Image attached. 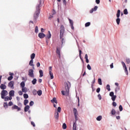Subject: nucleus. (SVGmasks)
<instances>
[{
	"label": "nucleus",
	"mask_w": 130,
	"mask_h": 130,
	"mask_svg": "<svg viewBox=\"0 0 130 130\" xmlns=\"http://www.w3.org/2000/svg\"><path fill=\"white\" fill-rule=\"evenodd\" d=\"M20 87L21 88H24L25 87V82L24 81L22 82L21 83H20Z\"/></svg>",
	"instance_id": "nucleus-26"
},
{
	"label": "nucleus",
	"mask_w": 130,
	"mask_h": 130,
	"mask_svg": "<svg viewBox=\"0 0 130 130\" xmlns=\"http://www.w3.org/2000/svg\"><path fill=\"white\" fill-rule=\"evenodd\" d=\"M96 119L98 121H101V120H102V116L100 115V116H98L96 117Z\"/></svg>",
	"instance_id": "nucleus-18"
},
{
	"label": "nucleus",
	"mask_w": 130,
	"mask_h": 130,
	"mask_svg": "<svg viewBox=\"0 0 130 130\" xmlns=\"http://www.w3.org/2000/svg\"><path fill=\"white\" fill-rule=\"evenodd\" d=\"M110 96H111V97H112L113 96H114V92H113L112 91L110 92Z\"/></svg>",
	"instance_id": "nucleus-50"
},
{
	"label": "nucleus",
	"mask_w": 130,
	"mask_h": 130,
	"mask_svg": "<svg viewBox=\"0 0 130 130\" xmlns=\"http://www.w3.org/2000/svg\"><path fill=\"white\" fill-rule=\"evenodd\" d=\"M69 21L71 25H74V22L71 19H69Z\"/></svg>",
	"instance_id": "nucleus-37"
},
{
	"label": "nucleus",
	"mask_w": 130,
	"mask_h": 130,
	"mask_svg": "<svg viewBox=\"0 0 130 130\" xmlns=\"http://www.w3.org/2000/svg\"><path fill=\"white\" fill-rule=\"evenodd\" d=\"M96 92L97 93H99V92H100V88H98L96 89Z\"/></svg>",
	"instance_id": "nucleus-62"
},
{
	"label": "nucleus",
	"mask_w": 130,
	"mask_h": 130,
	"mask_svg": "<svg viewBox=\"0 0 130 130\" xmlns=\"http://www.w3.org/2000/svg\"><path fill=\"white\" fill-rule=\"evenodd\" d=\"M29 105H30V106H33V105H34V102L31 101V102L29 103Z\"/></svg>",
	"instance_id": "nucleus-51"
},
{
	"label": "nucleus",
	"mask_w": 130,
	"mask_h": 130,
	"mask_svg": "<svg viewBox=\"0 0 130 130\" xmlns=\"http://www.w3.org/2000/svg\"><path fill=\"white\" fill-rule=\"evenodd\" d=\"M91 25V23L90 22H87L85 23V27H89V26H90Z\"/></svg>",
	"instance_id": "nucleus-39"
},
{
	"label": "nucleus",
	"mask_w": 130,
	"mask_h": 130,
	"mask_svg": "<svg viewBox=\"0 0 130 130\" xmlns=\"http://www.w3.org/2000/svg\"><path fill=\"white\" fill-rule=\"evenodd\" d=\"M4 106L5 108H8V103H4Z\"/></svg>",
	"instance_id": "nucleus-46"
},
{
	"label": "nucleus",
	"mask_w": 130,
	"mask_h": 130,
	"mask_svg": "<svg viewBox=\"0 0 130 130\" xmlns=\"http://www.w3.org/2000/svg\"><path fill=\"white\" fill-rule=\"evenodd\" d=\"M98 97L99 100H101V99H102V97L101 96V94H98Z\"/></svg>",
	"instance_id": "nucleus-55"
},
{
	"label": "nucleus",
	"mask_w": 130,
	"mask_h": 130,
	"mask_svg": "<svg viewBox=\"0 0 130 130\" xmlns=\"http://www.w3.org/2000/svg\"><path fill=\"white\" fill-rule=\"evenodd\" d=\"M2 99H5V97L8 95V91L6 90H3L1 93Z\"/></svg>",
	"instance_id": "nucleus-5"
},
{
	"label": "nucleus",
	"mask_w": 130,
	"mask_h": 130,
	"mask_svg": "<svg viewBox=\"0 0 130 130\" xmlns=\"http://www.w3.org/2000/svg\"><path fill=\"white\" fill-rule=\"evenodd\" d=\"M13 76H10L8 78V81H12L13 80Z\"/></svg>",
	"instance_id": "nucleus-47"
},
{
	"label": "nucleus",
	"mask_w": 130,
	"mask_h": 130,
	"mask_svg": "<svg viewBox=\"0 0 130 130\" xmlns=\"http://www.w3.org/2000/svg\"><path fill=\"white\" fill-rule=\"evenodd\" d=\"M22 91L23 92V93H26V92L28 91V89H27L26 87H22Z\"/></svg>",
	"instance_id": "nucleus-22"
},
{
	"label": "nucleus",
	"mask_w": 130,
	"mask_h": 130,
	"mask_svg": "<svg viewBox=\"0 0 130 130\" xmlns=\"http://www.w3.org/2000/svg\"><path fill=\"white\" fill-rule=\"evenodd\" d=\"M41 5V3H40V4L38 5V6H37V11L34 14L35 19H37L38 17L39 16V14H40V9H39V8H40Z\"/></svg>",
	"instance_id": "nucleus-2"
},
{
	"label": "nucleus",
	"mask_w": 130,
	"mask_h": 130,
	"mask_svg": "<svg viewBox=\"0 0 130 130\" xmlns=\"http://www.w3.org/2000/svg\"><path fill=\"white\" fill-rule=\"evenodd\" d=\"M106 89L108 91H110V85H109V84L107 85Z\"/></svg>",
	"instance_id": "nucleus-42"
},
{
	"label": "nucleus",
	"mask_w": 130,
	"mask_h": 130,
	"mask_svg": "<svg viewBox=\"0 0 130 130\" xmlns=\"http://www.w3.org/2000/svg\"><path fill=\"white\" fill-rule=\"evenodd\" d=\"M119 109L120 110V111H122L123 110V108H122V106L121 105H120L119 107Z\"/></svg>",
	"instance_id": "nucleus-48"
},
{
	"label": "nucleus",
	"mask_w": 130,
	"mask_h": 130,
	"mask_svg": "<svg viewBox=\"0 0 130 130\" xmlns=\"http://www.w3.org/2000/svg\"><path fill=\"white\" fill-rule=\"evenodd\" d=\"M119 90H120L119 87L117 86V87H116L115 89V93H117L118 91H119Z\"/></svg>",
	"instance_id": "nucleus-36"
},
{
	"label": "nucleus",
	"mask_w": 130,
	"mask_h": 130,
	"mask_svg": "<svg viewBox=\"0 0 130 130\" xmlns=\"http://www.w3.org/2000/svg\"><path fill=\"white\" fill-rule=\"evenodd\" d=\"M85 60H86V62H87V63H88L89 59H88V54H85Z\"/></svg>",
	"instance_id": "nucleus-23"
},
{
	"label": "nucleus",
	"mask_w": 130,
	"mask_h": 130,
	"mask_svg": "<svg viewBox=\"0 0 130 130\" xmlns=\"http://www.w3.org/2000/svg\"><path fill=\"white\" fill-rule=\"evenodd\" d=\"M98 83L99 84V85H102V80H101V78H99L98 79Z\"/></svg>",
	"instance_id": "nucleus-35"
},
{
	"label": "nucleus",
	"mask_w": 130,
	"mask_h": 130,
	"mask_svg": "<svg viewBox=\"0 0 130 130\" xmlns=\"http://www.w3.org/2000/svg\"><path fill=\"white\" fill-rule=\"evenodd\" d=\"M15 109H16L17 111H21V108L19 107L18 106L14 105L12 107V110H14Z\"/></svg>",
	"instance_id": "nucleus-9"
},
{
	"label": "nucleus",
	"mask_w": 130,
	"mask_h": 130,
	"mask_svg": "<svg viewBox=\"0 0 130 130\" xmlns=\"http://www.w3.org/2000/svg\"><path fill=\"white\" fill-rule=\"evenodd\" d=\"M62 2L63 3V5H64V6H67V1L66 0H62Z\"/></svg>",
	"instance_id": "nucleus-56"
},
{
	"label": "nucleus",
	"mask_w": 130,
	"mask_h": 130,
	"mask_svg": "<svg viewBox=\"0 0 130 130\" xmlns=\"http://www.w3.org/2000/svg\"><path fill=\"white\" fill-rule=\"evenodd\" d=\"M51 102H52V103H56V104H57V101L56 100V98H53V100H51Z\"/></svg>",
	"instance_id": "nucleus-19"
},
{
	"label": "nucleus",
	"mask_w": 130,
	"mask_h": 130,
	"mask_svg": "<svg viewBox=\"0 0 130 130\" xmlns=\"http://www.w3.org/2000/svg\"><path fill=\"white\" fill-rule=\"evenodd\" d=\"M24 105H27V104H28V103H29V101H28V100H25L24 101Z\"/></svg>",
	"instance_id": "nucleus-33"
},
{
	"label": "nucleus",
	"mask_w": 130,
	"mask_h": 130,
	"mask_svg": "<svg viewBox=\"0 0 130 130\" xmlns=\"http://www.w3.org/2000/svg\"><path fill=\"white\" fill-rule=\"evenodd\" d=\"M29 109H30V106H29L28 105H27L24 107V111L25 112H27V111H28V110H29Z\"/></svg>",
	"instance_id": "nucleus-20"
},
{
	"label": "nucleus",
	"mask_w": 130,
	"mask_h": 130,
	"mask_svg": "<svg viewBox=\"0 0 130 130\" xmlns=\"http://www.w3.org/2000/svg\"><path fill=\"white\" fill-rule=\"evenodd\" d=\"M111 113L112 114V115H115V113H116V112L115 111V110L113 109L111 112Z\"/></svg>",
	"instance_id": "nucleus-30"
},
{
	"label": "nucleus",
	"mask_w": 130,
	"mask_h": 130,
	"mask_svg": "<svg viewBox=\"0 0 130 130\" xmlns=\"http://www.w3.org/2000/svg\"><path fill=\"white\" fill-rule=\"evenodd\" d=\"M121 63L122 64L123 68L124 70L125 73L127 76L128 75V71H127V68H126V66L125 65V63H124V62L122 61Z\"/></svg>",
	"instance_id": "nucleus-8"
},
{
	"label": "nucleus",
	"mask_w": 130,
	"mask_h": 130,
	"mask_svg": "<svg viewBox=\"0 0 130 130\" xmlns=\"http://www.w3.org/2000/svg\"><path fill=\"white\" fill-rule=\"evenodd\" d=\"M121 63L122 64L123 68L124 70L125 73L127 76L128 75V71H127V68H126V66L125 65V63H124V62L122 61Z\"/></svg>",
	"instance_id": "nucleus-7"
},
{
	"label": "nucleus",
	"mask_w": 130,
	"mask_h": 130,
	"mask_svg": "<svg viewBox=\"0 0 130 130\" xmlns=\"http://www.w3.org/2000/svg\"><path fill=\"white\" fill-rule=\"evenodd\" d=\"M62 128L63 129H66L67 128V124H66L64 123H63V124H62Z\"/></svg>",
	"instance_id": "nucleus-41"
},
{
	"label": "nucleus",
	"mask_w": 130,
	"mask_h": 130,
	"mask_svg": "<svg viewBox=\"0 0 130 130\" xmlns=\"http://www.w3.org/2000/svg\"><path fill=\"white\" fill-rule=\"evenodd\" d=\"M38 36L41 39H43V38L45 37V34H44L43 32H40Z\"/></svg>",
	"instance_id": "nucleus-11"
},
{
	"label": "nucleus",
	"mask_w": 130,
	"mask_h": 130,
	"mask_svg": "<svg viewBox=\"0 0 130 130\" xmlns=\"http://www.w3.org/2000/svg\"><path fill=\"white\" fill-rule=\"evenodd\" d=\"M13 102H10L9 103H8V105L9 106H12L13 105Z\"/></svg>",
	"instance_id": "nucleus-54"
},
{
	"label": "nucleus",
	"mask_w": 130,
	"mask_h": 130,
	"mask_svg": "<svg viewBox=\"0 0 130 130\" xmlns=\"http://www.w3.org/2000/svg\"><path fill=\"white\" fill-rule=\"evenodd\" d=\"M73 130H77V125L76 124V123H73Z\"/></svg>",
	"instance_id": "nucleus-31"
},
{
	"label": "nucleus",
	"mask_w": 130,
	"mask_h": 130,
	"mask_svg": "<svg viewBox=\"0 0 130 130\" xmlns=\"http://www.w3.org/2000/svg\"><path fill=\"white\" fill-rule=\"evenodd\" d=\"M87 68L88 69V70H89V71H91V70H92V68H91V66H90V64H87Z\"/></svg>",
	"instance_id": "nucleus-45"
},
{
	"label": "nucleus",
	"mask_w": 130,
	"mask_h": 130,
	"mask_svg": "<svg viewBox=\"0 0 130 130\" xmlns=\"http://www.w3.org/2000/svg\"><path fill=\"white\" fill-rule=\"evenodd\" d=\"M37 94L39 96H41L42 95V91L41 90H39L37 91Z\"/></svg>",
	"instance_id": "nucleus-25"
},
{
	"label": "nucleus",
	"mask_w": 130,
	"mask_h": 130,
	"mask_svg": "<svg viewBox=\"0 0 130 130\" xmlns=\"http://www.w3.org/2000/svg\"><path fill=\"white\" fill-rule=\"evenodd\" d=\"M1 88L2 89V90H5L7 89V86L4 84H2Z\"/></svg>",
	"instance_id": "nucleus-17"
},
{
	"label": "nucleus",
	"mask_w": 130,
	"mask_h": 130,
	"mask_svg": "<svg viewBox=\"0 0 130 130\" xmlns=\"http://www.w3.org/2000/svg\"><path fill=\"white\" fill-rule=\"evenodd\" d=\"M9 75H10V76L13 77V76H14V73H13L12 72H9Z\"/></svg>",
	"instance_id": "nucleus-63"
},
{
	"label": "nucleus",
	"mask_w": 130,
	"mask_h": 130,
	"mask_svg": "<svg viewBox=\"0 0 130 130\" xmlns=\"http://www.w3.org/2000/svg\"><path fill=\"white\" fill-rule=\"evenodd\" d=\"M97 9H98V6H95L94 8H92L90 10L89 12L90 13V14H92V13H93V12H95Z\"/></svg>",
	"instance_id": "nucleus-13"
},
{
	"label": "nucleus",
	"mask_w": 130,
	"mask_h": 130,
	"mask_svg": "<svg viewBox=\"0 0 130 130\" xmlns=\"http://www.w3.org/2000/svg\"><path fill=\"white\" fill-rule=\"evenodd\" d=\"M56 53H57V54H58L59 57H60V52L59 51V50H58V48H57Z\"/></svg>",
	"instance_id": "nucleus-40"
},
{
	"label": "nucleus",
	"mask_w": 130,
	"mask_h": 130,
	"mask_svg": "<svg viewBox=\"0 0 130 130\" xmlns=\"http://www.w3.org/2000/svg\"><path fill=\"white\" fill-rule=\"evenodd\" d=\"M95 3L98 5H99L100 4V0H95Z\"/></svg>",
	"instance_id": "nucleus-57"
},
{
	"label": "nucleus",
	"mask_w": 130,
	"mask_h": 130,
	"mask_svg": "<svg viewBox=\"0 0 130 130\" xmlns=\"http://www.w3.org/2000/svg\"><path fill=\"white\" fill-rule=\"evenodd\" d=\"M54 117L55 119H58V117H59V115L58 114V112H56L55 113Z\"/></svg>",
	"instance_id": "nucleus-21"
},
{
	"label": "nucleus",
	"mask_w": 130,
	"mask_h": 130,
	"mask_svg": "<svg viewBox=\"0 0 130 130\" xmlns=\"http://www.w3.org/2000/svg\"><path fill=\"white\" fill-rule=\"evenodd\" d=\"M64 32V26L61 25L60 26V38L61 39H62V43L63 41V39H62V37H63Z\"/></svg>",
	"instance_id": "nucleus-3"
},
{
	"label": "nucleus",
	"mask_w": 130,
	"mask_h": 130,
	"mask_svg": "<svg viewBox=\"0 0 130 130\" xmlns=\"http://www.w3.org/2000/svg\"><path fill=\"white\" fill-rule=\"evenodd\" d=\"M49 75L50 76V79L51 80H52V79H53L54 77H53V73H52V72H49Z\"/></svg>",
	"instance_id": "nucleus-28"
},
{
	"label": "nucleus",
	"mask_w": 130,
	"mask_h": 130,
	"mask_svg": "<svg viewBox=\"0 0 130 130\" xmlns=\"http://www.w3.org/2000/svg\"><path fill=\"white\" fill-rule=\"evenodd\" d=\"M23 97H24V99H27V98H28L29 96L28 95V94L24 93V94H23Z\"/></svg>",
	"instance_id": "nucleus-32"
},
{
	"label": "nucleus",
	"mask_w": 130,
	"mask_h": 130,
	"mask_svg": "<svg viewBox=\"0 0 130 130\" xmlns=\"http://www.w3.org/2000/svg\"><path fill=\"white\" fill-rule=\"evenodd\" d=\"M37 82V79L36 78L34 79V80L31 81L32 85H35L36 82Z\"/></svg>",
	"instance_id": "nucleus-27"
},
{
	"label": "nucleus",
	"mask_w": 130,
	"mask_h": 130,
	"mask_svg": "<svg viewBox=\"0 0 130 130\" xmlns=\"http://www.w3.org/2000/svg\"><path fill=\"white\" fill-rule=\"evenodd\" d=\"M116 17H117V19H116V22L117 25H119L120 23V18H119V17H120V10H118L116 14Z\"/></svg>",
	"instance_id": "nucleus-4"
},
{
	"label": "nucleus",
	"mask_w": 130,
	"mask_h": 130,
	"mask_svg": "<svg viewBox=\"0 0 130 130\" xmlns=\"http://www.w3.org/2000/svg\"><path fill=\"white\" fill-rule=\"evenodd\" d=\"M29 66L31 67H34V64H33V59H31L29 62Z\"/></svg>",
	"instance_id": "nucleus-34"
},
{
	"label": "nucleus",
	"mask_w": 130,
	"mask_h": 130,
	"mask_svg": "<svg viewBox=\"0 0 130 130\" xmlns=\"http://www.w3.org/2000/svg\"><path fill=\"white\" fill-rule=\"evenodd\" d=\"M46 38L48 39H50L51 38V34L50 33V31H48V34L47 35Z\"/></svg>",
	"instance_id": "nucleus-16"
},
{
	"label": "nucleus",
	"mask_w": 130,
	"mask_h": 130,
	"mask_svg": "<svg viewBox=\"0 0 130 130\" xmlns=\"http://www.w3.org/2000/svg\"><path fill=\"white\" fill-rule=\"evenodd\" d=\"M30 58L31 59H34V58H35V53H32L30 55Z\"/></svg>",
	"instance_id": "nucleus-29"
},
{
	"label": "nucleus",
	"mask_w": 130,
	"mask_h": 130,
	"mask_svg": "<svg viewBox=\"0 0 130 130\" xmlns=\"http://www.w3.org/2000/svg\"><path fill=\"white\" fill-rule=\"evenodd\" d=\"M126 62H127V63H130V59H126Z\"/></svg>",
	"instance_id": "nucleus-61"
},
{
	"label": "nucleus",
	"mask_w": 130,
	"mask_h": 130,
	"mask_svg": "<svg viewBox=\"0 0 130 130\" xmlns=\"http://www.w3.org/2000/svg\"><path fill=\"white\" fill-rule=\"evenodd\" d=\"M5 101H9L12 100V99H13L12 97L11 96H5L4 99Z\"/></svg>",
	"instance_id": "nucleus-14"
},
{
	"label": "nucleus",
	"mask_w": 130,
	"mask_h": 130,
	"mask_svg": "<svg viewBox=\"0 0 130 130\" xmlns=\"http://www.w3.org/2000/svg\"><path fill=\"white\" fill-rule=\"evenodd\" d=\"M31 125H32L34 127H35V123H34V122L31 121Z\"/></svg>",
	"instance_id": "nucleus-58"
},
{
	"label": "nucleus",
	"mask_w": 130,
	"mask_h": 130,
	"mask_svg": "<svg viewBox=\"0 0 130 130\" xmlns=\"http://www.w3.org/2000/svg\"><path fill=\"white\" fill-rule=\"evenodd\" d=\"M9 96L10 97H14L15 96V91L14 90H11L9 93Z\"/></svg>",
	"instance_id": "nucleus-12"
},
{
	"label": "nucleus",
	"mask_w": 130,
	"mask_h": 130,
	"mask_svg": "<svg viewBox=\"0 0 130 130\" xmlns=\"http://www.w3.org/2000/svg\"><path fill=\"white\" fill-rule=\"evenodd\" d=\"M117 104L115 102H113V106H114L115 107L116 106Z\"/></svg>",
	"instance_id": "nucleus-59"
},
{
	"label": "nucleus",
	"mask_w": 130,
	"mask_h": 130,
	"mask_svg": "<svg viewBox=\"0 0 130 130\" xmlns=\"http://www.w3.org/2000/svg\"><path fill=\"white\" fill-rule=\"evenodd\" d=\"M35 31L36 33H38V32H39V30L38 29V26H36Z\"/></svg>",
	"instance_id": "nucleus-44"
},
{
	"label": "nucleus",
	"mask_w": 130,
	"mask_h": 130,
	"mask_svg": "<svg viewBox=\"0 0 130 130\" xmlns=\"http://www.w3.org/2000/svg\"><path fill=\"white\" fill-rule=\"evenodd\" d=\"M61 110V108H60V107H58L57 108V112H60V111Z\"/></svg>",
	"instance_id": "nucleus-53"
},
{
	"label": "nucleus",
	"mask_w": 130,
	"mask_h": 130,
	"mask_svg": "<svg viewBox=\"0 0 130 130\" xmlns=\"http://www.w3.org/2000/svg\"><path fill=\"white\" fill-rule=\"evenodd\" d=\"M78 106H80V99L79 98V97H78Z\"/></svg>",
	"instance_id": "nucleus-60"
},
{
	"label": "nucleus",
	"mask_w": 130,
	"mask_h": 130,
	"mask_svg": "<svg viewBox=\"0 0 130 130\" xmlns=\"http://www.w3.org/2000/svg\"><path fill=\"white\" fill-rule=\"evenodd\" d=\"M73 111H74V116L75 118H77V116L78 115V111L77 110V109L74 108Z\"/></svg>",
	"instance_id": "nucleus-15"
},
{
	"label": "nucleus",
	"mask_w": 130,
	"mask_h": 130,
	"mask_svg": "<svg viewBox=\"0 0 130 130\" xmlns=\"http://www.w3.org/2000/svg\"><path fill=\"white\" fill-rule=\"evenodd\" d=\"M115 99H116V95H113L112 96V101H115Z\"/></svg>",
	"instance_id": "nucleus-43"
},
{
	"label": "nucleus",
	"mask_w": 130,
	"mask_h": 130,
	"mask_svg": "<svg viewBox=\"0 0 130 130\" xmlns=\"http://www.w3.org/2000/svg\"><path fill=\"white\" fill-rule=\"evenodd\" d=\"M123 13L124 15H127V14H128V12H127V9H124L123 11Z\"/></svg>",
	"instance_id": "nucleus-38"
},
{
	"label": "nucleus",
	"mask_w": 130,
	"mask_h": 130,
	"mask_svg": "<svg viewBox=\"0 0 130 130\" xmlns=\"http://www.w3.org/2000/svg\"><path fill=\"white\" fill-rule=\"evenodd\" d=\"M39 73H40V78H42V76H43V71L42 70H40Z\"/></svg>",
	"instance_id": "nucleus-24"
},
{
	"label": "nucleus",
	"mask_w": 130,
	"mask_h": 130,
	"mask_svg": "<svg viewBox=\"0 0 130 130\" xmlns=\"http://www.w3.org/2000/svg\"><path fill=\"white\" fill-rule=\"evenodd\" d=\"M28 76L30 77V78H34V70L31 69L28 70Z\"/></svg>",
	"instance_id": "nucleus-6"
},
{
	"label": "nucleus",
	"mask_w": 130,
	"mask_h": 130,
	"mask_svg": "<svg viewBox=\"0 0 130 130\" xmlns=\"http://www.w3.org/2000/svg\"><path fill=\"white\" fill-rule=\"evenodd\" d=\"M18 93H19V95H20V96H22V95H23V91L22 90V91H19V92H18Z\"/></svg>",
	"instance_id": "nucleus-52"
},
{
	"label": "nucleus",
	"mask_w": 130,
	"mask_h": 130,
	"mask_svg": "<svg viewBox=\"0 0 130 130\" xmlns=\"http://www.w3.org/2000/svg\"><path fill=\"white\" fill-rule=\"evenodd\" d=\"M69 86L71 87V83L69 82L68 84H66L65 86V90L66 91L62 90L61 93L62 95L65 96H69Z\"/></svg>",
	"instance_id": "nucleus-1"
},
{
	"label": "nucleus",
	"mask_w": 130,
	"mask_h": 130,
	"mask_svg": "<svg viewBox=\"0 0 130 130\" xmlns=\"http://www.w3.org/2000/svg\"><path fill=\"white\" fill-rule=\"evenodd\" d=\"M52 67H49V73L52 72Z\"/></svg>",
	"instance_id": "nucleus-49"
},
{
	"label": "nucleus",
	"mask_w": 130,
	"mask_h": 130,
	"mask_svg": "<svg viewBox=\"0 0 130 130\" xmlns=\"http://www.w3.org/2000/svg\"><path fill=\"white\" fill-rule=\"evenodd\" d=\"M15 84V82L13 81H11L10 82V83L8 84V87L9 88H11V89H14V85Z\"/></svg>",
	"instance_id": "nucleus-10"
},
{
	"label": "nucleus",
	"mask_w": 130,
	"mask_h": 130,
	"mask_svg": "<svg viewBox=\"0 0 130 130\" xmlns=\"http://www.w3.org/2000/svg\"><path fill=\"white\" fill-rule=\"evenodd\" d=\"M37 67H38V68H39V67H40V62H38L37 63Z\"/></svg>",
	"instance_id": "nucleus-64"
}]
</instances>
